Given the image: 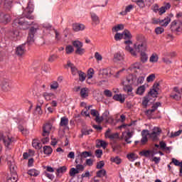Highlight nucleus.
Returning a JSON list of instances; mask_svg holds the SVG:
<instances>
[{
	"instance_id": "nucleus-53",
	"label": "nucleus",
	"mask_w": 182,
	"mask_h": 182,
	"mask_svg": "<svg viewBox=\"0 0 182 182\" xmlns=\"http://www.w3.org/2000/svg\"><path fill=\"white\" fill-rule=\"evenodd\" d=\"M114 59H115V60H123V55H122L120 53H117L114 55Z\"/></svg>"
},
{
	"instance_id": "nucleus-45",
	"label": "nucleus",
	"mask_w": 182,
	"mask_h": 182,
	"mask_svg": "<svg viewBox=\"0 0 182 182\" xmlns=\"http://www.w3.org/2000/svg\"><path fill=\"white\" fill-rule=\"evenodd\" d=\"M59 56L56 54H53L49 56L48 58V62H50V63H53L54 60H56V59H58Z\"/></svg>"
},
{
	"instance_id": "nucleus-54",
	"label": "nucleus",
	"mask_w": 182,
	"mask_h": 182,
	"mask_svg": "<svg viewBox=\"0 0 182 182\" xmlns=\"http://www.w3.org/2000/svg\"><path fill=\"white\" fill-rule=\"evenodd\" d=\"M170 97L171 99H174L175 100H181V94H175V95H171Z\"/></svg>"
},
{
	"instance_id": "nucleus-4",
	"label": "nucleus",
	"mask_w": 182,
	"mask_h": 182,
	"mask_svg": "<svg viewBox=\"0 0 182 182\" xmlns=\"http://www.w3.org/2000/svg\"><path fill=\"white\" fill-rule=\"evenodd\" d=\"M38 28H35L33 26L31 27L28 31V36L27 37V41L26 42V45L28 46H32L33 43H35V35H36V32H38Z\"/></svg>"
},
{
	"instance_id": "nucleus-40",
	"label": "nucleus",
	"mask_w": 182,
	"mask_h": 182,
	"mask_svg": "<svg viewBox=\"0 0 182 182\" xmlns=\"http://www.w3.org/2000/svg\"><path fill=\"white\" fill-rule=\"evenodd\" d=\"M125 50H127V52L130 53L132 56H137V53H136L134 49H133V48L130 47L129 46H127L125 47Z\"/></svg>"
},
{
	"instance_id": "nucleus-43",
	"label": "nucleus",
	"mask_w": 182,
	"mask_h": 182,
	"mask_svg": "<svg viewBox=\"0 0 182 182\" xmlns=\"http://www.w3.org/2000/svg\"><path fill=\"white\" fill-rule=\"evenodd\" d=\"M141 66V63L140 62H136L135 63L132 64L129 69L131 70H133V69H140V67Z\"/></svg>"
},
{
	"instance_id": "nucleus-8",
	"label": "nucleus",
	"mask_w": 182,
	"mask_h": 182,
	"mask_svg": "<svg viewBox=\"0 0 182 182\" xmlns=\"http://www.w3.org/2000/svg\"><path fill=\"white\" fill-rule=\"evenodd\" d=\"M161 133V129H160V127H154L153 129V132L149 133L148 136H149V137L152 139L154 141H157V140H159V136H160Z\"/></svg>"
},
{
	"instance_id": "nucleus-9",
	"label": "nucleus",
	"mask_w": 182,
	"mask_h": 182,
	"mask_svg": "<svg viewBox=\"0 0 182 182\" xmlns=\"http://www.w3.org/2000/svg\"><path fill=\"white\" fill-rule=\"evenodd\" d=\"M0 140H3L6 147H9V146H11V143L14 142L15 139L12 136L10 137L8 135L7 136H5L3 134L0 133Z\"/></svg>"
},
{
	"instance_id": "nucleus-11",
	"label": "nucleus",
	"mask_w": 182,
	"mask_h": 182,
	"mask_svg": "<svg viewBox=\"0 0 182 182\" xmlns=\"http://www.w3.org/2000/svg\"><path fill=\"white\" fill-rule=\"evenodd\" d=\"M52 130V125L50 123H46L43 126V133L42 136L43 137L49 136L50 134V131Z\"/></svg>"
},
{
	"instance_id": "nucleus-13",
	"label": "nucleus",
	"mask_w": 182,
	"mask_h": 182,
	"mask_svg": "<svg viewBox=\"0 0 182 182\" xmlns=\"http://www.w3.org/2000/svg\"><path fill=\"white\" fill-rule=\"evenodd\" d=\"M149 134H150V132H149V130L147 129H144L141 132L142 138L141 139V144L142 146H144V144H146V143L149 141V139L147 138V136H149Z\"/></svg>"
},
{
	"instance_id": "nucleus-29",
	"label": "nucleus",
	"mask_w": 182,
	"mask_h": 182,
	"mask_svg": "<svg viewBox=\"0 0 182 182\" xmlns=\"http://www.w3.org/2000/svg\"><path fill=\"white\" fill-rule=\"evenodd\" d=\"M96 147L99 149V147H102V149H106L107 147V143L103 140H99Z\"/></svg>"
},
{
	"instance_id": "nucleus-15",
	"label": "nucleus",
	"mask_w": 182,
	"mask_h": 182,
	"mask_svg": "<svg viewBox=\"0 0 182 182\" xmlns=\"http://www.w3.org/2000/svg\"><path fill=\"white\" fill-rule=\"evenodd\" d=\"M25 12L27 13V14H25V13L23 14V18H26V19H29L30 21H33V19H35V17L32 15H31V14L32 12H33V10H29V9H26L25 10Z\"/></svg>"
},
{
	"instance_id": "nucleus-5",
	"label": "nucleus",
	"mask_w": 182,
	"mask_h": 182,
	"mask_svg": "<svg viewBox=\"0 0 182 182\" xmlns=\"http://www.w3.org/2000/svg\"><path fill=\"white\" fill-rule=\"evenodd\" d=\"M171 18H173V14H170L168 16H166L164 19L160 20L159 18H152V23L156 25L157 23L161 24V26H167L169 22H171Z\"/></svg>"
},
{
	"instance_id": "nucleus-27",
	"label": "nucleus",
	"mask_w": 182,
	"mask_h": 182,
	"mask_svg": "<svg viewBox=\"0 0 182 182\" xmlns=\"http://www.w3.org/2000/svg\"><path fill=\"white\" fill-rule=\"evenodd\" d=\"M87 90H89V89H87V87H83L80 90V95L81 97H82V99H85V97H87V96H89Z\"/></svg>"
},
{
	"instance_id": "nucleus-51",
	"label": "nucleus",
	"mask_w": 182,
	"mask_h": 182,
	"mask_svg": "<svg viewBox=\"0 0 182 182\" xmlns=\"http://www.w3.org/2000/svg\"><path fill=\"white\" fill-rule=\"evenodd\" d=\"M32 144L33 147H35L37 150H41V149H42V144H41V142L33 141Z\"/></svg>"
},
{
	"instance_id": "nucleus-2",
	"label": "nucleus",
	"mask_w": 182,
	"mask_h": 182,
	"mask_svg": "<svg viewBox=\"0 0 182 182\" xmlns=\"http://www.w3.org/2000/svg\"><path fill=\"white\" fill-rule=\"evenodd\" d=\"M135 50L139 53L147 50V40L143 36L137 38V42L134 45Z\"/></svg>"
},
{
	"instance_id": "nucleus-22",
	"label": "nucleus",
	"mask_w": 182,
	"mask_h": 182,
	"mask_svg": "<svg viewBox=\"0 0 182 182\" xmlns=\"http://www.w3.org/2000/svg\"><path fill=\"white\" fill-rule=\"evenodd\" d=\"M4 8L6 11H11L12 8V0H4Z\"/></svg>"
},
{
	"instance_id": "nucleus-3",
	"label": "nucleus",
	"mask_w": 182,
	"mask_h": 182,
	"mask_svg": "<svg viewBox=\"0 0 182 182\" xmlns=\"http://www.w3.org/2000/svg\"><path fill=\"white\" fill-rule=\"evenodd\" d=\"M33 23V21H28L27 20H25L23 17H21L20 18H16L13 23V28L17 27L20 28V29H28L31 25Z\"/></svg>"
},
{
	"instance_id": "nucleus-58",
	"label": "nucleus",
	"mask_w": 182,
	"mask_h": 182,
	"mask_svg": "<svg viewBox=\"0 0 182 182\" xmlns=\"http://www.w3.org/2000/svg\"><path fill=\"white\" fill-rule=\"evenodd\" d=\"M150 62L151 63H156L157 60H159V56L157 55L153 54L149 59Z\"/></svg>"
},
{
	"instance_id": "nucleus-60",
	"label": "nucleus",
	"mask_w": 182,
	"mask_h": 182,
	"mask_svg": "<svg viewBox=\"0 0 182 182\" xmlns=\"http://www.w3.org/2000/svg\"><path fill=\"white\" fill-rule=\"evenodd\" d=\"M75 168H77V171H79V173H80V171H85V166L81 164H77L75 166Z\"/></svg>"
},
{
	"instance_id": "nucleus-19",
	"label": "nucleus",
	"mask_w": 182,
	"mask_h": 182,
	"mask_svg": "<svg viewBox=\"0 0 182 182\" xmlns=\"http://www.w3.org/2000/svg\"><path fill=\"white\" fill-rule=\"evenodd\" d=\"M175 164L176 166H178L180 168L179 173L180 176L182 177V161H179L178 160L173 158L172 161L170 163V164Z\"/></svg>"
},
{
	"instance_id": "nucleus-20",
	"label": "nucleus",
	"mask_w": 182,
	"mask_h": 182,
	"mask_svg": "<svg viewBox=\"0 0 182 182\" xmlns=\"http://www.w3.org/2000/svg\"><path fill=\"white\" fill-rule=\"evenodd\" d=\"M122 85L124 86V92H127L129 95L133 96V92H132L133 91V87H132V85H124V82H122Z\"/></svg>"
},
{
	"instance_id": "nucleus-39",
	"label": "nucleus",
	"mask_w": 182,
	"mask_h": 182,
	"mask_svg": "<svg viewBox=\"0 0 182 182\" xmlns=\"http://www.w3.org/2000/svg\"><path fill=\"white\" fill-rule=\"evenodd\" d=\"M65 52L67 55H70V53H73V52H75V48H73V46H67L65 47Z\"/></svg>"
},
{
	"instance_id": "nucleus-38",
	"label": "nucleus",
	"mask_w": 182,
	"mask_h": 182,
	"mask_svg": "<svg viewBox=\"0 0 182 182\" xmlns=\"http://www.w3.org/2000/svg\"><path fill=\"white\" fill-rule=\"evenodd\" d=\"M73 46H74V48H76V49H79V48L83 47V43L79 41H73Z\"/></svg>"
},
{
	"instance_id": "nucleus-30",
	"label": "nucleus",
	"mask_w": 182,
	"mask_h": 182,
	"mask_svg": "<svg viewBox=\"0 0 182 182\" xmlns=\"http://www.w3.org/2000/svg\"><path fill=\"white\" fill-rule=\"evenodd\" d=\"M123 35H124V39H132L133 38V36H132V33L127 29H125L123 31Z\"/></svg>"
},
{
	"instance_id": "nucleus-33",
	"label": "nucleus",
	"mask_w": 182,
	"mask_h": 182,
	"mask_svg": "<svg viewBox=\"0 0 182 182\" xmlns=\"http://www.w3.org/2000/svg\"><path fill=\"white\" fill-rule=\"evenodd\" d=\"M79 80L80 82H85L86 80V74L83 71L80 70L78 72Z\"/></svg>"
},
{
	"instance_id": "nucleus-25",
	"label": "nucleus",
	"mask_w": 182,
	"mask_h": 182,
	"mask_svg": "<svg viewBox=\"0 0 182 182\" xmlns=\"http://www.w3.org/2000/svg\"><path fill=\"white\" fill-rule=\"evenodd\" d=\"M91 18H92V22H94V23L95 25H99L100 23V19L99 18V16H97V15H96V14L92 13Z\"/></svg>"
},
{
	"instance_id": "nucleus-31",
	"label": "nucleus",
	"mask_w": 182,
	"mask_h": 182,
	"mask_svg": "<svg viewBox=\"0 0 182 182\" xmlns=\"http://www.w3.org/2000/svg\"><path fill=\"white\" fill-rule=\"evenodd\" d=\"M53 151V149H52V147L50 146H43V153L44 154H52V152Z\"/></svg>"
},
{
	"instance_id": "nucleus-47",
	"label": "nucleus",
	"mask_w": 182,
	"mask_h": 182,
	"mask_svg": "<svg viewBox=\"0 0 182 182\" xmlns=\"http://www.w3.org/2000/svg\"><path fill=\"white\" fill-rule=\"evenodd\" d=\"M59 87V83L58 81H53L50 85V89H53V90H56Z\"/></svg>"
},
{
	"instance_id": "nucleus-57",
	"label": "nucleus",
	"mask_w": 182,
	"mask_h": 182,
	"mask_svg": "<svg viewBox=\"0 0 182 182\" xmlns=\"http://www.w3.org/2000/svg\"><path fill=\"white\" fill-rule=\"evenodd\" d=\"M76 55H82L83 53H85V48H82V47H80L79 48H77L75 50Z\"/></svg>"
},
{
	"instance_id": "nucleus-6",
	"label": "nucleus",
	"mask_w": 182,
	"mask_h": 182,
	"mask_svg": "<svg viewBox=\"0 0 182 182\" xmlns=\"http://www.w3.org/2000/svg\"><path fill=\"white\" fill-rule=\"evenodd\" d=\"M182 22L180 21L179 23H177V21H173L171 23V31L173 33H176V35H180V32L182 31Z\"/></svg>"
},
{
	"instance_id": "nucleus-21",
	"label": "nucleus",
	"mask_w": 182,
	"mask_h": 182,
	"mask_svg": "<svg viewBox=\"0 0 182 182\" xmlns=\"http://www.w3.org/2000/svg\"><path fill=\"white\" fill-rule=\"evenodd\" d=\"M7 182H16L18 181V175L16 173H13L11 176L6 177Z\"/></svg>"
},
{
	"instance_id": "nucleus-7",
	"label": "nucleus",
	"mask_w": 182,
	"mask_h": 182,
	"mask_svg": "<svg viewBox=\"0 0 182 182\" xmlns=\"http://www.w3.org/2000/svg\"><path fill=\"white\" fill-rule=\"evenodd\" d=\"M1 89L3 92H9L11 90L12 85H11V82L8 79H3L0 84Z\"/></svg>"
},
{
	"instance_id": "nucleus-36",
	"label": "nucleus",
	"mask_w": 182,
	"mask_h": 182,
	"mask_svg": "<svg viewBox=\"0 0 182 182\" xmlns=\"http://www.w3.org/2000/svg\"><path fill=\"white\" fill-rule=\"evenodd\" d=\"M151 153H153V151L151 150H143L142 151L139 152L140 156H144V157H149Z\"/></svg>"
},
{
	"instance_id": "nucleus-41",
	"label": "nucleus",
	"mask_w": 182,
	"mask_h": 182,
	"mask_svg": "<svg viewBox=\"0 0 182 182\" xmlns=\"http://www.w3.org/2000/svg\"><path fill=\"white\" fill-rule=\"evenodd\" d=\"M79 171L76 168H71L69 172V175L70 177H75L76 174H79Z\"/></svg>"
},
{
	"instance_id": "nucleus-23",
	"label": "nucleus",
	"mask_w": 182,
	"mask_h": 182,
	"mask_svg": "<svg viewBox=\"0 0 182 182\" xmlns=\"http://www.w3.org/2000/svg\"><path fill=\"white\" fill-rule=\"evenodd\" d=\"M144 92H146V86L141 85L136 89V94L139 95V96H143V95H144Z\"/></svg>"
},
{
	"instance_id": "nucleus-18",
	"label": "nucleus",
	"mask_w": 182,
	"mask_h": 182,
	"mask_svg": "<svg viewBox=\"0 0 182 182\" xmlns=\"http://www.w3.org/2000/svg\"><path fill=\"white\" fill-rule=\"evenodd\" d=\"M43 97L46 99V100L49 101L52 100V99H56V95L52 92H43Z\"/></svg>"
},
{
	"instance_id": "nucleus-62",
	"label": "nucleus",
	"mask_w": 182,
	"mask_h": 182,
	"mask_svg": "<svg viewBox=\"0 0 182 182\" xmlns=\"http://www.w3.org/2000/svg\"><path fill=\"white\" fill-rule=\"evenodd\" d=\"M154 79H156V75L151 74L149 76L147 77L146 81L147 82H153V81H154Z\"/></svg>"
},
{
	"instance_id": "nucleus-24",
	"label": "nucleus",
	"mask_w": 182,
	"mask_h": 182,
	"mask_svg": "<svg viewBox=\"0 0 182 182\" xmlns=\"http://www.w3.org/2000/svg\"><path fill=\"white\" fill-rule=\"evenodd\" d=\"M69 124V119L66 117H61L60 122V126L61 127H66Z\"/></svg>"
},
{
	"instance_id": "nucleus-16",
	"label": "nucleus",
	"mask_w": 182,
	"mask_h": 182,
	"mask_svg": "<svg viewBox=\"0 0 182 182\" xmlns=\"http://www.w3.org/2000/svg\"><path fill=\"white\" fill-rule=\"evenodd\" d=\"M110 133V129H108L105 132V137L110 139V140H114V139H119V133H114L112 134L109 135Z\"/></svg>"
},
{
	"instance_id": "nucleus-14",
	"label": "nucleus",
	"mask_w": 182,
	"mask_h": 182,
	"mask_svg": "<svg viewBox=\"0 0 182 182\" xmlns=\"http://www.w3.org/2000/svg\"><path fill=\"white\" fill-rule=\"evenodd\" d=\"M67 66H68V68H70L71 73H72L73 76H76L77 73L78 74L79 72L80 71V70H77V68H76V66H75V64L70 63V61H68Z\"/></svg>"
},
{
	"instance_id": "nucleus-48",
	"label": "nucleus",
	"mask_w": 182,
	"mask_h": 182,
	"mask_svg": "<svg viewBox=\"0 0 182 182\" xmlns=\"http://www.w3.org/2000/svg\"><path fill=\"white\" fill-rule=\"evenodd\" d=\"M10 36H12L13 38H16L19 36V32L17 30H13L9 31Z\"/></svg>"
},
{
	"instance_id": "nucleus-55",
	"label": "nucleus",
	"mask_w": 182,
	"mask_h": 182,
	"mask_svg": "<svg viewBox=\"0 0 182 182\" xmlns=\"http://www.w3.org/2000/svg\"><path fill=\"white\" fill-rule=\"evenodd\" d=\"M182 133V130H178L176 132H171V138L173 139V137H177L178 136H180Z\"/></svg>"
},
{
	"instance_id": "nucleus-52",
	"label": "nucleus",
	"mask_w": 182,
	"mask_h": 182,
	"mask_svg": "<svg viewBox=\"0 0 182 182\" xmlns=\"http://www.w3.org/2000/svg\"><path fill=\"white\" fill-rule=\"evenodd\" d=\"M103 167H105V161H100L97 163L96 168H97L98 170H102Z\"/></svg>"
},
{
	"instance_id": "nucleus-59",
	"label": "nucleus",
	"mask_w": 182,
	"mask_h": 182,
	"mask_svg": "<svg viewBox=\"0 0 182 182\" xmlns=\"http://www.w3.org/2000/svg\"><path fill=\"white\" fill-rule=\"evenodd\" d=\"M102 117L105 119L106 123H109V112L105 111V112L102 114Z\"/></svg>"
},
{
	"instance_id": "nucleus-46",
	"label": "nucleus",
	"mask_w": 182,
	"mask_h": 182,
	"mask_svg": "<svg viewBox=\"0 0 182 182\" xmlns=\"http://www.w3.org/2000/svg\"><path fill=\"white\" fill-rule=\"evenodd\" d=\"M159 107H161V102H157L156 103H154L152 107H151V109L152 110H154V112L156 111V109L159 108Z\"/></svg>"
},
{
	"instance_id": "nucleus-61",
	"label": "nucleus",
	"mask_w": 182,
	"mask_h": 182,
	"mask_svg": "<svg viewBox=\"0 0 182 182\" xmlns=\"http://www.w3.org/2000/svg\"><path fill=\"white\" fill-rule=\"evenodd\" d=\"M134 156H136V154L132 153V154H127V157L128 160H129L130 161H134V160H136V158L134 157Z\"/></svg>"
},
{
	"instance_id": "nucleus-32",
	"label": "nucleus",
	"mask_w": 182,
	"mask_h": 182,
	"mask_svg": "<svg viewBox=\"0 0 182 182\" xmlns=\"http://www.w3.org/2000/svg\"><path fill=\"white\" fill-rule=\"evenodd\" d=\"M68 168L65 166H61L57 169L56 176H59V174L66 173Z\"/></svg>"
},
{
	"instance_id": "nucleus-35",
	"label": "nucleus",
	"mask_w": 182,
	"mask_h": 182,
	"mask_svg": "<svg viewBox=\"0 0 182 182\" xmlns=\"http://www.w3.org/2000/svg\"><path fill=\"white\" fill-rule=\"evenodd\" d=\"M96 174L97 177L101 178V177H106L107 172L105 169H100V171H97Z\"/></svg>"
},
{
	"instance_id": "nucleus-63",
	"label": "nucleus",
	"mask_w": 182,
	"mask_h": 182,
	"mask_svg": "<svg viewBox=\"0 0 182 182\" xmlns=\"http://www.w3.org/2000/svg\"><path fill=\"white\" fill-rule=\"evenodd\" d=\"M155 32L156 33V35H161V33L162 32H164V28H161V27H157L156 29H155Z\"/></svg>"
},
{
	"instance_id": "nucleus-64",
	"label": "nucleus",
	"mask_w": 182,
	"mask_h": 182,
	"mask_svg": "<svg viewBox=\"0 0 182 182\" xmlns=\"http://www.w3.org/2000/svg\"><path fill=\"white\" fill-rule=\"evenodd\" d=\"M152 113H154V110L147 109L146 111H145L146 116H147L149 118L151 117V114Z\"/></svg>"
},
{
	"instance_id": "nucleus-34",
	"label": "nucleus",
	"mask_w": 182,
	"mask_h": 182,
	"mask_svg": "<svg viewBox=\"0 0 182 182\" xmlns=\"http://www.w3.org/2000/svg\"><path fill=\"white\" fill-rule=\"evenodd\" d=\"M87 157H92V151H83L80 154V158L83 160V159H86Z\"/></svg>"
},
{
	"instance_id": "nucleus-12",
	"label": "nucleus",
	"mask_w": 182,
	"mask_h": 182,
	"mask_svg": "<svg viewBox=\"0 0 182 182\" xmlns=\"http://www.w3.org/2000/svg\"><path fill=\"white\" fill-rule=\"evenodd\" d=\"M11 22V16L0 12V23H9Z\"/></svg>"
},
{
	"instance_id": "nucleus-50",
	"label": "nucleus",
	"mask_w": 182,
	"mask_h": 182,
	"mask_svg": "<svg viewBox=\"0 0 182 182\" xmlns=\"http://www.w3.org/2000/svg\"><path fill=\"white\" fill-rule=\"evenodd\" d=\"M110 160L112 163H115L116 164H120V163H122V159L119 156L111 158Z\"/></svg>"
},
{
	"instance_id": "nucleus-44",
	"label": "nucleus",
	"mask_w": 182,
	"mask_h": 182,
	"mask_svg": "<svg viewBox=\"0 0 182 182\" xmlns=\"http://www.w3.org/2000/svg\"><path fill=\"white\" fill-rule=\"evenodd\" d=\"M124 29V25L123 24H118L117 26H114L112 28V31H115V32H119V31H123Z\"/></svg>"
},
{
	"instance_id": "nucleus-28",
	"label": "nucleus",
	"mask_w": 182,
	"mask_h": 182,
	"mask_svg": "<svg viewBox=\"0 0 182 182\" xmlns=\"http://www.w3.org/2000/svg\"><path fill=\"white\" fill-rule=\"evenodd\" d=\"M140 60L142 63H146L147 62L149 57L147 56V54L146 52L140 53Z\"/></svg>"
},
{
	"instance_id": "nucleus-17",
	"label": "nucleus",
	"mask_w": 182,
	"mask_h": 182,
	"mask_svg": "<svg viewBox=\"0 0 182 182\" xmlns=\"http://www.w3.org/2000/svg\"><path fill=\"white\" fill-rule=\"evenodd\" d=\"M73 29L75 32H79V31H84L85 25L80 23H73Z\"/></svg>"
},
{
	"instance_id": "nucleus-56",
	"label": "nucleus",
	"mask_w": 182,
	"mask_h": 182,
	"mask_svg": "<svg viewBox=\"0 0 182 182\" xmlns=\"http://www.w3.org/2000/svg\"><path fill=\"white\" fill-rule=\"evenodd\" d=\"M95 156L97 159H100L103 156V151L102 149H97L95 151Z\"/></svg>"
},
{
	"instance_id": "nucleus-37",
	"label": "nucleus",
	"mask_w": 182,
	"mask_h": 182,
	"mask_svg": "<svg viewBox=\"0 0 182 182\" xmlns=\"http://www.w3.org/2000/svg\"><path fill=\"white\" fill-rule=\"evenodd\" d=\"M39 171L36 169H31L28 171L29 176H33V177H38L39 176Z\"/></svg>"
},
{
	"instance_id": "nucleus-49",
	"label": "nucleus",
	"mask_w": 182,
	"mask_h": 182,
	"mask_svg": "<svg viewBox=\"0 0 182 182\" xmlns=\"http://www.w3.org/2000/svg\"><path fill=\"white\" fill-rule=\"evenodd\" d=\"M93 75H95V70H93V68H90L87 70V79H92Z\"/></svg>"
},
{
	"instance_id": "nucleus-10",
	"label": "nucleus",
	"mask_w": 182,
	"mask_h": 182,
	"mask_svg": "<svg viewBox=\"0 0 182 182\" xmlns=\"http://www.w3.org/2000/svg\"><path fill=\"white\" fill-rule=\"evenodd\" d=\"M26 45V43H24L16 48V55L17 56L21 57L25 55V53L26 52V49L25 48Z\"/></svg>"
},
{
	"instance_id": "nucleus-26",
	"label": "nucleus",
	"mask_w": 182,
	"mask_h": 182,
	"mask_svg": "<svg viewBox=\"0 0 182 182\" xmlns=\"http://www.w3.org/2000/svg\"><path fill=\"white\" fill-rule=\"evenodd\" d=\"M114 100H116V102H120V103H124V97L123 98V97L122 96V94H116L113 96L112 98Z\"/></svg>"
},
{
	"instance_id": "nucleus-42",
	"label": "nucleus",
	"mask_w": 182,
	"mask_h": 182,
	"mask_svg": "<svg viewBox=\"0 0 182 182\" xmlns=\"http://www.w3.org/2000/svg\"><path fill=\"white\" fill-rule=\"evenodd\" d=\"M132 136H133V134H132V132H128L127 133V136H125L124 140L126 143H127V144H130V143H132V141H129V139H132Z\"/></svg>"
},
{
	"instance_id": "nucleus-1",
	"label": "nucleus",
	"mask_w": 182,
	"mask_h": 182,
	"mask_svg": "<svg viewBox=\"0 0 182 182\" xmlns=\"http://www.w3.org/2000/svg\"><path fill=\"white\" fill-rule=\"evenodd\" d=\"M159 86H160L159 82H154L152 89L150 90V91L148 92V95L145 97H144L143 100H142V106L145 109H146L149 102H150V96L152 97H157V95H159V90L160 88H159Z\"/></svg>"
}]
</instances>
